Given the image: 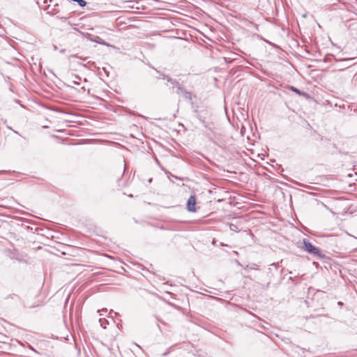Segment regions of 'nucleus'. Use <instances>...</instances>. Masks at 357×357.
<instances>
[{"mask_svg":"<svg viewBox=\"0 0 357 357\" xmlns=\"http://www.w3.org/2000/svg\"><path fill=\"white\" fill-rule=\"evenodd\" d=\"M5 173H6V171H4V170L0 171V174H5Z\"/></svg>","mask_w":357,"mask_h":357,"instance_id":"nucleus-11","label":"nucleus"},{"mask_svg":"<svg viewBox=\"0 0 357 357\" xmlns=\"http://www.w3.org/2000/svg\"><path fill=\"white\" fill-rule=\"evenodd\" d=\"M102 321L103 322H107V320L105 319H100V322L101 326H103L104 328H105V326H103Z\"/></svg>","mask_w":357,"mask_h":357,"instance_id":"nucleus-9","label":"nucleus"},{"mask_svg":"<svg viewBox=\"0 0 357 357\" xmlns=\"http://www.w3.org/2000/svg\"><path fill=\"white\" fill-rule=\"evenodd\" d=\"M177 93H181V90H178V89H177Z\"/></svg>","mask_w":357,"mask_h":357,"instance_id":"nucleus-14","label":"nucleus"},{"mask_svg":"<svg viewBox=\"0 0 357 357\" xmlns=\"http://www.w3.org/2000/svg\"><path fill=\"white\" fill-rule=\"evenodd\" d=\"M178 89L181 90V93L183 94V96L188 100H191V93L186 90L183 89L181 86H178Z\"/></svg>","mask_w":357,"mask_h":357,"instance_id":"nucleus-5","label":"nucleus"},{"mask_svg":"<svg viewBox=\"0 0 357 357\" xmlns=\"http://www.w3.org/2000/svg\"><path fill=\"white\" fill-rule=\"evenodd\" d=\"M75 83L79 84V82H77V81H75Z\"/></svg>","mask_w":357,"mask_h":357,"instance_id":"nucleus-16","label":"nucleus"},{"mask_svg":"<svg viewBox=\"0 0 357 357\" xmlns=\"http://www.w3.org/2000/svg\"><path fill=\"white\" fill-rule=\"evenodd\" d=\"M229 227H230V229L232 231H238L237 226L234 224H230Z\"/></svg>","mask_w":357,"mask_h":357,"instance_id":"nucleus-7","label":"nucleus"},{"mask_svg":"<svg viewBox=\"0 0 357 357\" xmlns=\"http://www.w3.org/2000/svg\"><path fill=\"white\" fill-rule=\"evenodd\" d=\"M54 50H58L59 52V53H61V54H66V56L68 57V59H69V61L70 62H73V59H79L82 61H85L86 59V57L79 56L77 55V54L71 52V51L70 50H67V49H64V48L59 49V48H58V47L56 45L54 46Z\"/></svg>","mask_w":357,"mask_h":357,"instance_id":"nucleus-2","label":"nucleus"},{"mask_svg":"<svg viewBox=\"0 0 357 357\" xmlns=\"http://www.w3.org/2000/svg\"><path fill=\"white\" fill-rule=\"evenodd\" d=\"M100 44H101V45H109L108 43H105V42H104V43H100Z\"/></svg>","mask_w":357,"mask_h":357,"instance_id":"nucleus-13","label":"nucleus"},{"mask_svg":"<svg viewBox=\"0 0 357 357\" xmlns=\"http://www.w3.org/2000/svg\"><path fill=\"white\" fill-rule=\"evenodd\" d=\"M47 3V0H45L44 3Z\"/></svg>","mask_w":357,"mask_h":357,"instance_id":"nucleus-15","label":"nucleus"},{"mask_svg":"<svg viewBox=\"0 0 357 357\" xmlns=\"http://www.w3.org/2000/svg\"><path fill=\"white\" fill-rule=\"evenodd\" d=\"M101 312H107V308H102V310H99L98 312L100 313V315H102V314L100 313Z\"/></svg>","mask_w":357,"mask_h":357,"instance_id":"nucleus-10","label":"nucleus"},{"mask_svg":"<svg viewBox=\"0 0 357 357\" xmlns=\"http://www.w3.org/2000/svg\"><path fill=\"white\" fill-rule=\"evenodd\" d=\"M160 75L162 76V79H167V80L169 82H171L172 84H178V82L176 80L172 79L171 77L166 76L164 74H160Z\"/></svg>","mask_w":357,"mask_h":357,"instance_id":"nucleus-6","label":"nucleus"},{"mask_svg":"<svg viewBox=\"0 0 357 357\" xmlns=\"http://www.w3.org/2000/svg\"><path fill=\"white\" fill-rule=\"evenodd\" d=\"M43 10L47 12V14L54 15L59 13V10L58 8V4L54 6L48 5L43 8Z\"/></svg>","mask_w":357,"mask_h":357,"instance_id":"nucleus-4","label":"nucleus"},{"mask_svg":"<svg viewBox=\"0 0 357 357\" xmlns=\"http://www.w3.org/2000/svg\"><path fill=\"white\" fill-rule=\"evenodd\" d=\"M303 250L306 251L307 252L313 255L314 256H317L320 258L323 257L319 249L311 244L307 240L303 239V245L302 247Z\"/></svg>","mask_w":357,"mask_h":357,"instance_id":"nucleus-1","label":"nucleus"},{"mask_svg":"<svg viewBox=\"0 0 357 357\" xmlns=\"http://www.w3.org/2000/svg\"><path fill=\"white\" fill-rule=\"evenodd\" d=\"M75 83L79 84V82H77V81H75Z\"/></svg>","mask_w":357,"mask_h":357,"instance_id":"nucleus-17","label":"nucleus"},{"mask_svg":"<svg viewBox=\"0 0 357 357\" xmlns=\"http://www.w3.org/2000/svg\"><path fill=\"white\" fill-rule=\"evenodd\" d=\"M291 89L293 91H294L295 93H296L297 94H299V95H301V91H300L298 89H296V88H295V87H294V86H291Z\"/></svg>","mask_w":357,"mask_h":357,"instance_id":"nucleus-8","label":"nucleus"},{"mask_svg":"<svg viewBox=\"0 0 357 357\" xmlns=\"http://www.w3.org/2000/svg\"><path fill=\"white\" fill-rule=\"evenodd\" d=\"M92 41H94V42H96V43H99L97 40L96 39H91Z\"/></svg>","mask_w":357,"mask_h":357,"instance_id":"nucleus-12","label":"nucleus"},{"mask_svg":"<svg viewBox=\"0 0 357 357\" xmlns=\"http://www.w3.org/2000/svg\"><path fill=\"white\" fill-rule=\"evenodd\" d=\"M196 199L195 197L191 195L187 202V209L190 212H195L196 211Z\"/></svg>","mask_w":357,"mask_h":357,"instance_id":"nucleus-3","label":"nucleus"}]
</instances>
